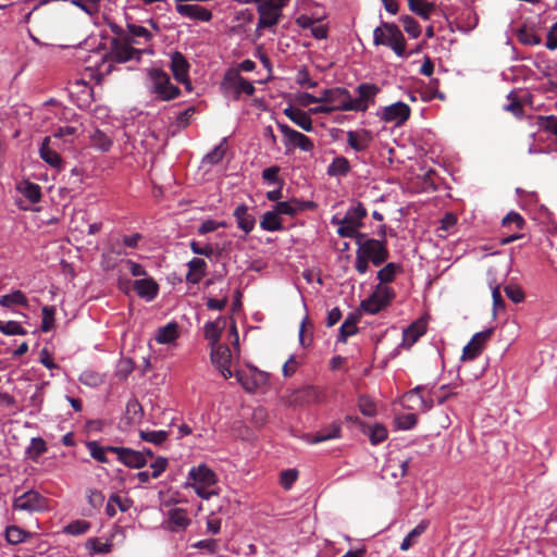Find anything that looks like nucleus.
Returning <instances> with one entry per match:
<instances>
[{
	"label": "nucleus",
	"instance_id": "obj_1",
	"mask_svg": "<svg viewBox=\"0 0 557 557\" xmlns=\"http://www.w3.org/2000/svg\"><path fill=\"white\" fill-rule=\"evenodd\" d=\"M357 246L355 269L359 274L368 272L369 262H372L374 267H380L389 257L385 238L374 239L366 236L363 239L357 240Z\"/></svg>",
	"mask_w": 557,
	"mask_h": 557
},
{
	"label": "nucleus",
	"instance_id": "obj_2",
	"mask_svg": "<svg viewBox=\"0 0 557 557\" xmlns=\"http://www.w3.org/2000/svg\"><path fill=\"white\" fill-rule=\"evenodd\" d=\"M373 44L375 46H387L398 57H405L406 40L399 27L393 23H382L373 30Z\"/></svg>",
	"mask_w": 557,
	"mask_h": 557
},
{
	"label": "nucleus",
	"instance_id": "obj_3",
	"mask_svg": "<svg viewBox=\"0 0 557 557\" xmlns=\"http://www.w3.org/2000/svg\"><path fill=\"white\" fill-rule=\"evenodd\" d=\"M188 479L193 480L191 486L196 494L202 499H209L218 495L216 490H209L218 482L216 474L207 465H199L189 470Z\"/></svg>",
	"mask_w": 557,
	"mask_h": 557
},
{
	"label": "nucleus",
	"instance_id": "obj_4",
	"mask_svg": "<svg viewBox=\"0 0 557 557\" xmlns=\"http://www.w3.org/2000/svg\"><path fill=\"white\" fill-rule=\"evenodd\" d=\"M148 77L151 83V92L161 100L169 101L180 96V88L171 83L170 76L163 70L151 69L148 72Z\"/></svg>",
	"mask_w": 557,
	"mask_h": 557
},
{
	"label": "nucleus",
	"instance_id": "obj_5",
	"mask_svg": "<svg viewBox=\"0 0 557 557\" xmlns=\"http://www.w3.org/2000/svg\"><path fill=\"white\" fill-rule=\"evenodd\" d=\"M289 0H261L257 7L259 21L257 29H264L275 26L282 17V10Z\"/></svg>",
	"mask_w": 557,
	"mask_h": 557
},
{
	"label": "nucleus",
	"instance_id": "obj_6",
	"mask_svg": "<svg viewBox=\"0 0 557 557\" xmlns=\"http://www.w3.org/2000/svg\"><path fill=\"white\" fill-rule=\"evenodd\" d=\"M395 298V292L392 287L377 284L372 295L360 304L361 309L370 314L379 313L387 307Z\"/></svg>",
	"mask_w": 557,
	"mask_h": 557
},
{
	"label": "nucleus",
	"instance_id": "obj_7",
	"mask_svg": "<svg viewBox=\"0 0 557 557\" xmlns=\"http://www.w3.org/2000/svg\"><path fill=\"white\" fill-rule=\"evenodd\" d=\"M47 498L33 490L20 495L13 502V508L15 510L42 511L47 509Z\"/></svg>",
	"mask_w": 557,
	"mask_h": 557
},
{
	"label": "nucleus",
	"instance_id": "obj_8",
	"mask_svg": "<svg viewBox=\"0 0 557 557\" xmlns=\"http://www.w3.org/2000/svg\"><path fill=\"white\" fill-rule=\"evenodd\" d=\"M210 347V360L212 364L219 370L223 377L230 379L233 375L230 369V363L232 360V352L230 347L226 344H218Z\"/></svg>",
	"mask_w": 557,
	"mask_h": 557
},
{
	"label": "nucleus",
	"instance_id": "obj_9",
	"mask_svg": "<svg viewBox=\"0 0 557 557\" xmlns=\"http://www.w3.org/2000/svg\"><path fill=\"white\" fill-rule=\"evenodd\" d=\"M223 85H225L226 87H231L235 90V99H239L242 94L252 96L256 91V88L252 85V83L243 77L240 73L235 69H230L225 72Z\"/></svg>",
	"mask_w": 557,
	"mask_h": 557
},
{
	"label": "nucleus",
	"instance_id": "obj_10",
	"mask_svg": "<svg viewBox=\"0 0 557 557\" xmlns=\"http://www.w3.org/2000/svg\"><path fill=\"white\" fill-rule=\"evenodd\" d=\"M492 334V329H487L482 332L475 333L471 337L470 342L463 347L461 360L470 361L479 357L483 352L486 343L491 338Z\"/></svg>",
	"mask_w": 557,
	"mask_h": 557
},
{
	"label": "nucleus",
	"instance_id": "obj_11",
	"mask_svg": "<svg viewBox=\"0 0 557 557\" xmlns=\"http://www.w3.org/2000/svg\"><path fill=\"white\" fill-rule=\"evenodd\" d=\"M278 128L285 137L287 148H299L301 151L310 152L313 150V141L305 134L289 127L286 124H278Z\"/></svg>",
	"mask_w": 557,
	"mask_h": 557
},
{
	"label": "nucleus",
	"instance_id": "obj_12",
	"mask_svg": "<svg viewBox=\"0 0 557 557\" xmlns=\"http://www.w3.org/2000/svg\"><path fill=\"white\" fill-rule=\"evenodd\" d=\"M132 42L137 44L134 39L126 40L125 42L113 40L109 54L110 59L116 63H124L132 59L139 61L143 52L141 50L132 47Z\"/></svg>",
	"mask_w": 557,
	"mask_h": 557
},
{
	"label": "nucleus",
	"instance_id": "obj_13",
	"mask_svg": "<svg viewBox=\"0 0 557 557\" xmlns=\"http://www.w3.org/2000/svg\"><path fill=\"white\" fill-rule=\"evenodd\" d=\"M325 400L324 392L315 386H305L293 393L290 403L297 406H308L319 404Z\"/></svg>",
	"mask_w": 557,
	"mask_h": 557
},
{
	"label": "nucleus",
	"instance_id": "obj_14",
	"mask_svg": "<svg viewBox=\"0 0 557 557\" xmlns=\"http://www.w3.org/2000/svg\"><path fill=\"white\" fill-rule=\"evenodd\" d=\"M410 107L403 101H397L383 108L381 119L386 123L401 125L410 117Z\"/></svg>",
	"mask_w": 557,
	"mask_h": 557
},
{
	"label": "nucleus",
	"instance_id": "obj_15",
	"mask_svg": "<svg viewBox=\"0 0 557 557\" xmlns=\"http://www.w3.org/2000/svg\"><path fill=\"white\" fill-rule=\"evenodd\" d=\"M111 453L116 454L117 460L129 468L140 469L147 465L145 454L126 447H109Z\"/></svg>",
	"mask_w": 557,
	"mask_h": 557
},
{
	"label": "nucleus",
	"instance_id": "obj_16",
	"mask_svg": "<svg viewBox=\"0 0 557 557\" xmlns=\"http://www.w3.org/2000/svg\"><path fill=\"white\" fill-rule=\"evenodd\" d=\"M380 87L374 84L363 83L358 85L356 88V91L358 92V98H352V106H356L354 111H367L369 104L374 103V98L380 92Z\"/></svg>",
	"mask_w": 557,
	"mask_h": 557
},
{
	"label": "nucleus",
	"instance_id": "obj_17",
	"mask_svg": "<svg viewBox=\"0 0 557 557\" xmlns=\"http://www.w3.org/2000/svg\"><path fill=\"white\" fill-rule=\"evenodd\" d=\"M60 144L52 140V137H45L39 148L40 158L54 169H61L63 160L57 149Z\"/></svg>",
	"mask_w": 557,
	"mask_h": 557
},
{
	"label": "nucleus",
	"instance_id": "obj_18",
	"mask_svg": "<svg viewBox=\"0 0 557 557\" xmlns=\"http://www.w3.org/2000/svg\"><path fill=\"white\" fill-rule=\"evenodd\" d=\"M171 71L178 83L183 84L186 89H191V84L188 77L189 63L178 51H175L171 57Z\"/></svg>",
	"mask_w": 557,
	"mask_h": 557
},
{
	"label": "nucleus",
	"instance_id": "obj_19",
	"mask_svg": "<svg viewBox=\"0 0 557 557\" xmlns=\"http://www.w3.org/2000/svg\"><path fill=\"white\" fill-rule=\"evenodd\" d=\"M330 106L333 111H354L356 106H352V97L348 89L343 87H334L332 92H329Z\"/></svg>",
	"mask_w": 557,
	"mask_h": 557
},
{
	"label": "nucleus",
	"instance_id": "obj_20",
	"mask_svg": "<svg viewBox=\"0 0 557 557\" xmlns=\"http://www.w3.org/2000/svg\"><path fill=\"white\" fill-rule=\"evenodd\" d=\"M82 123L77 120L72 121L70 125L59 126L53 129L50 137L52 140L59 143L63 140V144H72L74 139L79 135Z\"/></svg>",
	"mask_w": 557,
	"mask_h": 557
},
{
	"label": "nucleus",
	"instance_id": "obj_21",
	"mask_svg": "<svg viewBox=\"0 0 557 557\" xmlns=\"http://www.w3.org/2000/svg\"><path fill=\"white\" fill-rule=\"evenodd\" d=\"M333 224L338 225L337 234L344 238H354L356 242L361 240L366 237V234L359 232V224L352 223L351 221L343 218H333Z\"/></svg>",
	"mask_w": 557,
	"mask_h": 557
},
{
	"label": "nucleus",
	"instance_id": "obj_22",
	"mask_svg": "<svg viewBox=\"0 0 557 557\" xmlns=\"http://www.w3.org/2000/svg\"><path fill=\"white\" fill-rule=\"evenodd\" d=\"M283 112L293 123L304 131L311 132L313 129L312 119L309 112L292 106L284 109Z\"/></svg>",
	"mask_w": 557,
	"mask_h": 557
},
{
	"label": "nucleus",
	"instance_id": "obj_23",
	"mask_svg": "<svg viewBox=\"0 0 557 557\" xmlns=\"http://www.w3.org/2000/svg\"><path fill=\"white\" fill-rule=\"evenodd\" d=\"M372 136L369 131H349L347 133V143L355 151H364L369 148Z\"/></svg>",
	"mask_w": 557,
	"mask_h": 557
},
{
	"label": "nucleus",
	"instance_id": "obj_24",
	"mask_svg": "<svg viewBox=\"0 0 557 557\" xmlns=\"http://www.w3.org/2000/svg\"><path fill=\"white\" fill-rule=\"evenodd\" d=\"M176 10L184 16L202 22H209L212 18L211 11L198 4H177Z\"/></svg>",
	"mask_w": 557,
	"mask_h": 557
},
{
	"label": "nucleus",
	"instance_id": "obj_25",
	"mask_svg": "<svg viewBox=\"0 0 557 557\" xmlns=\"http://www.w3.org/2000/svg\"><path fill=\"white\" fill-rule=\"evenodd\" d=\"M425 323L421 320L411 323L403 333L401 347L407 349L411 348V346L417 343V341L425 333Z\"/></svg>",
	"mask_w": 557,
	"mask_h": 557
},
{
	"label": "nucleus",
	"instance_id": "obj_26",
	"mask_svg": "<svg viewBox=\"0 0 557 557\" xmlns=\"http://www.w3.org/2000/svg\"><path fill=\"white\" fill-rule=\"evenodd\" d=\"M313 202H301L297 199H290L288 201H280L274 206V210L278 215L285 214L289 216H295L298 212L311 208Z\"/></svg>",
	"mask_w": 557,
	"mask_h": 557
},
{
	"label": "nucleus",
	"instance_id": "obj_27",
	"mask_svg": "<svg viewBox=\"0 0 557 557\" xmlns=\"http://www.w3.org/2000/svg\"><path fill=\"white\" fill-rule=\"evenodd\" d=\"M134 290L139 297L152 300L158 295L159 286L152 278H140L134 282Z\"/></svg>",
	"mask_w": 557,
	"mask_h": 557
},
{
	"label": "nucleus",
	"instance_id": "obj_28",
	"mask_svg": "<svg viewBox=\"0 0 557 557\" xmlns=\"http://www.w3.org/2000/svg\"><path fill=\"white\" fill-rule=\"evenodd\" d=\"M225 319L220 317L215 321H209L205 324V338L209 341L210 346L220 344L219 341L225 327Z\"/></svg>",
	"mask_w": 557,
	"mask_h": 557
},
{
	"label": "nucleus",
	"instance_id": "obj_29",
	"mask_svg": "<svg viewBox=\"0 0 557 557\" xmlns=\"http://www.w3.org/2000/svg\"><path fill=\"white\" fill-rule=\"evenodd\" d=\"M236 219L237 226L243 230L246 234L250 233L256 224V219L248 212V208L245 205L237 206L233 213Z\"/></svg>",
	"mask_w": 557,
	"mask_h": 557
},
{
	"label": "nucleus",
	"instance_id": "obj_30",
	"mask_svg": "<svg viewBox=\"0 0 557 557\" xmlns=\"http://www.w3.org/2000/svg\"><path fill=\"white\" fill-rule=\"evenodd\" d=\"M361 319L360 312H350L339 327L338 342L346 343L349 336L358 332L357 323Z\"/></svg>",
	"mask_w": 557,
	"mask_h": 557
},
{
	"label": "nucleus",
	"instance_id": "obj_31",
	"mask_svg": "<svg viewBox=\"0 0 557 557\" xmlns=\"http://www.w3.org/2000/svg\"><path fill=\"white\" fill-rule=\"evenodd\" d=\"M188 273L186 281L191 284H198L206 275L207 262L201 258H193L188 263Z\"/></svg>",
	"mask_w": 557,
	"mask_h": 557
},
{
	"label": "nucleus",
	"instance_id": "obj_32",
	"mask_svg": "<svg viewBox=\"0 0 557 557\" xmlns=\"http://www.w3.org/2000/svg\"><path fill=\"white\" fill-rule=\"evenodd\" d=\"M190 523L187 512L182 508H174L169 511V528L173 532L185 530Z\"/></svg>",
	"mask_w": 557,
	"mask_h": 557
},
{
	"label": "nucleus",
	"instance_id": "obj_33",
	"mask_svg": "<svg viewBox=\"0 0 557 557\" xmlns=\"http://www.w3.org/2000/svg\"><path fill=\"white\" fill-rule=\"evenodd\" d=\"M430 522L428 520H422L420 523L414 527L403 540L400 544L401 550H408L410 547H412L418 539L429 528Z\"/></svg>",
	"mask_w": 557,
	"mask_h": 557
},
{
	"label": "nucleus",
	"instance_id": "obj_34",
	"mask_svg": "<svg viewBox=\"0 0 557 557\" xmlns=\"http://www.w3.org/2000/svg\"><path fill=\"white\" fill-rule=\"evenodd\" d=\"M0 306L4 308H11L13 306L28 307V300L25 294L20 290H13L10 294L2 295L0 297Z\"/></svg>",
	"mask_w": 557,
	"mask_h": 557
},
{
	"label": "nucleus",
	"instance_id": "obj_35",
	"mask_svg": "<svg viewBox=\"0 0 557 557\" xmlns=\"http://www.w3.org/2000/svg\"><path fill=\"white\" fill-rule=\"evenodd\" d=\"M342 426L338 422H333L326 428L318 431L313 438L311 440V443L318 444L324 441L338 438L341 436Z\"/></svg>",
	"mask_w": 557,
	"mask_h": 557
},
{
	"label": "nucleus",
	"instance_id": "obj_36",
	"mask_svg": "<svg viewBox=\"0 0 557 557\" xmlns=\"http://www.w3.org/2000/svg\"><path fill=\"white\" fill-rule=\"evenodd\" d=\"M260 227L269 232L281 231L283 230L282 219L275 210L267 211L262 215Z\"/></svg>",
	"mask_w": 557,
	"mask_h": 557
},
{
	"label": "nucleus",
	"instance_id": "obj_37",
	"mask_svg": "<svg viewBox=\"0 0 557 557\" xmlns=\"http://www.w3.org/2000/svg\"><path fill=\"white\" fill-rule=\"evenodd\" d=\"M403 272V267L395 262H388L377 272L380 284L386 285L395 281L396 275Z\"/></svg>",
	"mask_w": 557,
	"mask_h": 557
},
{
	"label": "nucleus",
	"instance_id": "obj_38",
	"mask_svg": "<svg viewBox=\"0 0 557 557\" xmlns=\"http://www.w3.org/2000/svg\"><path fill=\"white\" fill-rule=\"evenodd\" d=\"M178 337L177 324L169 323L158 330L156 341L160 344H171Z\"/></svg>",
	"mask_w": 557,
	"mask_h": 557
},
{
	"label": "nucleus",
	"instance_id": "obj_39",
	"mask_svg": "<svg viewBox=\"0 0 557 557\" xmlns=\"http://www.w3.org/2000/svg\"><path fill=\"white\" fill-rule=\"evenodd\" d=\"M350 171L349 161L345 157H336L327 166V175L346 176Z\"/></svg>",
	"mask_w": 557,
	"mask_h": 557
},
{
	"label": "nucleus",
	"instance_id": "obj_40",
	"mask_svg": "<svg viewBox=\"0 0 557 557\" xmlns=\"http://www.w3.org/2000/svg\"><path fill=\"white\" fill-rule=\"evenodd\" d=\"M32 534L17 525H9L5 529V539L12 544L16 545L24 542Z\"/></svg>",
	"mask_w": 557,
	"mask_h": 557
},
{
	"label": "nucleus",
	"instance_id": "obj_41",
	"mask_svg": "<svg viewBox=\"0 0 557 557\" xmlns=\"http://www.w3.org/2000/svg\"><path fill=\"white\" fill-rule=\"evenodd\" d=\"M78 381L83 385L97 387L104 383V375L94 370H85L81 373Z\"/></svg>",
	"mask_w": 557,
	"mask_h": 557
},
{
	"label": "nucleus",
	"instance_id": "obj_42",
	"mask_svg": "<svg viewBox=\"0 0 557 557\" xmlns=\"http://www.w3.org/2000/svg\"><path fill=\"white\" fill-rule=\"evenodd\" d=\"M226 149V138H224L212 151L205 156L202 162L211 165L219 163L224 158Z\"/></svg>",
	"mask_w": 557,
	"mask_h": 557
},
{
	"label": "nucleus",
	"instance_id": "obj_43",
	"mask_svg": "<svg viewBox=\"0 0 557 557\" xmlns=\"http://www.w3.org/2000/svg\"><path fill=\"white\" fill-rule=\"evenodd\" d=\"M91 145L101 151H108L112 146V139L102 131L96 129L90 136Z\"/></svg>",
	"mask_w": 557,
	"mask_h": 557
},
{
	"label": "nucleus",
	"instance_id": "obj_44",
	"mask_svg": "<svg viewBox=\"0 0 557 557\" xmlns=\"http://www.w3.org/2000/svg\"><path fill=\"white\" fill-rule=\"evenodd\" d=\"M86 447L90 454V456L97 460L98 462L106 463L108 462V458L106 454L110 451L108 449L110 446H100L96 441H90L86 443Z\"/></svg>",
	"mask_w": 557,
	"mask_h": 557
},
{
	"label": "nucleus",
	"instance_id": "obj_45",
	"mask_svg": "<svg viewBox=\"0 0 557 557\" xmlns=\"http://www.w3.org/2000/svg\"><path fill=\"white\" fill-rule=\"evenodd\" d=\"M517 38L522 45L536 46L541 44V37L530 28L522 27L517 33Z\"/></svg>",
	"mask_w": 557,
	"mask_h": 557
},
{
	"label": "nucleus",
	"instance_id": "obj_46",
	"mask_svg": "<svg viewBox=\"0 0 557 557\" xmlns=\"http://www.w3.org/2000/svg\"><path fill=\"white\" fill-rule=\"evenodd\" d=\"M90 529V523L86 520H75L64 527L63 532L73 536L85 534Z\"/></svg>",
	"mask_w": 557,
	"mask_h": 557
},
{
	"label": "nucleus",
	"instance_id": "obj_47",
	"mask_svg": "<svg viewBox=\"0 0 557 557\" xmlns=\"http://www.w3.org/2000/svg\"><path fill=\"white\" fill-rule=\"evenodd\" d=\"M139 436L143 441L160 445L165 442L169 437V432L160 431H140Z\"/></svg>",
	"mask_w": 557,
	"mask_h": 557
},
{
	"label": "nucleus",
	"instance_id": "obj_48",
	"mask_svg": "<svg viewBox=\"0 0 557 557\" xmlns=\"http://www.w3.org/2000/svg\"><path fill=\"white\" fill-rule=\"evenodd\" d=\"M367 216V210L362 206L361 202H358L356 206L348 209V211L345 214V219L351 221L352 223L359 224V226H362L361 220Z\"/></svg>",
	"mask_w": 557,
	"mask_h": 557
},
{
	"label": "nucleus",
	"instance_id": "obj_49",
	"mask_svg": "<svg viewBox=\"0 0 557 557\" xmlns=\"http://www.w3.org/2000/svg\"><path fill=\"white\" fill-rule=\"evenodd\" d=\"M47 451L46 442L41 437H34L27 448V454L30 459L36 460L39 456Z\"/></svg>",
	"mask_w": 557,
	"mask_h": 557
},
{
	"label": "nucleus",
	"instance_id": "obj_50",
	"mask_svg": "<svg viewBox=\"0 0 557 557\" xmlns=\"http://www.w3.org/2000/svg\"><path fill=\"white\" fill-rule=\"evenodd\" d=\"M134 370V362L129 358H123L116 366L115 376L120 381H125Z\"/></svg>",
	"mask_w": 557,
	"mask_h": 557
},
{
	"label": "nucleus",
	"instance_id": "obj_51",
	"mask_svg": "<svg viewBox=\"0 0 557 557\" xmlns=\"http://www.w3.org/2000/svg\"><path fill=\"white\" fill-rule=\"evenodd\" d=\"M41 311H42L41 331L49 332L54 326L55 308L53 306H45Z\"/></svg>",
	"mask_w": 557,
	"mask_h": 557
},
{
	"label": "nucleus",
	"instance_id": "obj_52",
	"mask_svg": "<svg viewBox=\"0 0 557 557\" xmlns=\"http://www.w3.org/2000/svg\"><path fill=\"white\" fill-rule=\"evenodd\" d=\"M0 331L5 335H25L27 331L16 321H0Z\"/></svg>",
	"mask_w": 557,
	"mask_h": 557
},
{
	"label": "nucleus",
	"instance_id": "obj_53",
	"mask_svg": "<svg viewBox=\"0 0 557 557\" xmlns=\"http://www.w3.org/2000/svg\"><path fill=\"white\" fill-rule=\"evenodd\" d=\"M22 193L32 203L40 201L41 189L35 183L27 182L23 187Z\"/></svg>",
	"mask_w": 557,
	"mask_h": 557
},
{
	"label": "nucleus",
	"instance_id": "obj_54",
	"mask_svg": "<svg viewBox=\"0 0 557 557\" xmlns=\"http://www.w3.org/2000/svg\"><path fill=\"white\" fill-rule=\"evenodd\" d=\"M358 407L360 412L367 417H373L376 414V407L373 400L368 396H360L358 399Z\"/></svg>",
	"mask_w": 557,
	"mask_h": 557
},
{
	"label": "nucleus",
	"instance_id": "obj_55",
	"mask_svg": "<svg viewBox=\"0 0 557 557\" xmlns=\"http://www.w3.org/2000/svg\"><path fill=\"white\" fill-rule=\"evenodd\" d=\"M281 169L278 165H272L262 171V178L269 184H276L283 186L284 181L278 177Z\"/></svg>",
	"mask_w": 557,
	"mask_h": 557
},
{
	"label": "nucleus",
	"instance_id": "obj_56",
	"mask_svg": "<svg viewBox=\"0 0 557 557\" xmlns=\"http://www.w3.org/2000/svg\"><path fill=\"white\" fill-rule=\"evenodd\" d=\"M370 442L377 445L387 438V430L383 424H374L369 434Z\"/></svg>",
	"mask_w": 557,
	"mask_h": 557
},
{
	"label": "nucleus",
	"instance_id": "obj_57",
	"mask_svg": "<svg viewBox=\"0 0 557 557\" xmlns=\"http://www.w3.org/2000/svg\"><path fill=\"white\" fill-rule=\"evenodd\" d=\"M404 29L413 38H418L421 34L419 23L411 16L405 15L401 17Z\"/></svg>",
	"mask_w": 557,
	"mask_h": 557
},
{
	"label": "nucleus",
	"instance_id": "obj_58",
	"mask_svg": "<svg viewBox=\"0 0 557 557\" xmlns=\"http://www.w3.org/2000/svg\"><path fill=\"white\" fill-rule=\"evenodd\" d=\"M418 422L414 413H404L396 418L397 426L401 430H411Z\"/></svg>",
	"mask_w": 557,
	"mask_h": 557
},
{
	"label": "nucleus",
	"instance_id": "obj_59",
	"mask_svg": "<svg viewBox=\"0 0 557 557\" xmlns=\"http://www.w3.org/2000/svg\"><path fill=\"white\" fill-rule=\"evenodd\" d=\"M87 546L96 554H108L111 552V543H102L99 539L92 537L87 541Z\"/></svg>",
	"mask_w": 557,
	"mask_h": 557
},
{
	"label": "nucleus",
	"instance_id": "obj_60",
	"mask_svg": "<svg viewBox=\"0 0 557 557\" xmlns=\"http://www.w3.org/2000/svg\"><path fill=\"white\" fill-rule=\"evenodd\" d=\"M296 83L304 88H314L318 83L312 81L306 67L300 69L296 75Z\"/></svg>",
	"mask_w": 557,
	"mask_h": 557
},
{
	"label": "nucleus",
	"instance_id": "obj_61",
	"mask_svg": "<svg viewBox=\"0 0 557 557\" xmlns=\"http://www.w3.org/2000/svg\"><path fill=\"white\" fill-rule=\"evenodd\" d=\"M511 224H515L518 230H522L525 221L520 213L511 211L503 219V226L509 227Z\"/></svg>",
	"mask_w": 557,
	"mask_h": 557
},
{
	"label": "nucleus",
	"instance_id": "obj_62",
	"mask_svg": "<svg viewBox=\"0 0 557 557\" xmlns=\"http://www.w3.org/2000/svg\"><path fill=\"white\" fill-rule=\"evenodd\" d=\"M505 294L515 304H519L524 300V292L518 285H507L505 287Z\"/></svg>",
	"mask_w": 557,
	"mask_h": 557
},
{
	"label": "nucleus",
	"instance_id": "obj_63",
	"mask_svg": "<svg viewBox=\"0 0 557 557\" xmlns=\"http://www.w3.org/2000/svg\"><path fill=\"white\" fill-rule=\"evenodd\" d=\"M298 478V471L295 469H287L281 472V484L284 488L288 490Z\"/></svg>",
	"mask_w": 557,
	"mask_h": 557
},
{
	"label": "nucleus",
	"instance_id": "obj_64",
	"mask_svg": "<svg viewBox=\"0 0 557 557\" xmlns=\"http://www.w3.org/2000/svg\"><path fill=\"white\" fill-rule=\"evenodd\" d=\"M166 467H168V459L164 457H158L150 465V468L152 469L151 478L158 479L165 471Z\"/></svg>",
	"mask_w": 557,
	"mask_h": 557
}]
</instances>
